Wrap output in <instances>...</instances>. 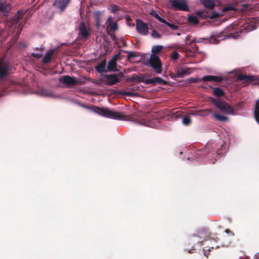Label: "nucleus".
<instances>
[{
    "mask_svg": "<svg viewBox=\"0 0 259 259\" xmlns=\"http://www.w3.org/2000/svg\"><path fill=\"white\" fill-rule=\"evenodd\" d=\"M204 254L205 256H207V255L206 254L205 251L204 252Z\"/></svg>",
    "mask_w": 259,
    "mask_h": 259,
    "instance_id": "nucleus-39",
    "label": "nucleus"
},
{
    "mask_svg": "<svg viewBox=\"0 0 259 259\" xmlns=\"http://www.w3.org/2000/svg\"><path fill=\"white\" fill-rule=\"evenodd\" d=\"M188 21L194 24H196L198 23L199 19L196 16L191 15L188 17Z\"/></svg>",
    "mask_w": 259,
    "mask_h": 259,
    "instance_id": "nucleus-26",
    "label": "nucleus"
},
{
    "mask_svg": "<svg viewBox=\"0 0 259 259\" xmlns=\"http://www.w3.org/2000/svg\"><path fill=\"white\" fill-rule=\"evenodd\" d=\"M106 84L111 85L117 83L119 81V78L116 75L111 74L105 76Z\"/></svg>",
    "mask_w": 259,
    "mask_h": 259,
    "instance_id": "nucleus-9",
    "label": "nucleus"
},
{
    "mask_svg": "<svg viewBox=\"0 0 259 259\" xmlns=\"http://www.w3.org/2000/svg\"><path fill=\"white\" fill-rule=\"evenodd\" d=\"M254 117L256 120L259 123V100L256 102L254 109Z\"/></svg>",
    "mask_w": 259,
    "mask_h": 259,
    "instance_id": "nucleus-22",
    "label": "nucleus"
},
{
    "mask_svg": "<svg viewBox=\"0 0 259 259\" xmlns=\"http://www.w3.org/2000/svg\"><path fill=\"white\" fill-rule=\"evenodd\" d=\"M136 29L139 33L146 35L148 34L149 27L147 23H144L142 20L138 19L136 20Z\"/></svg>",
    "mask_w": 259,
    "mask_h": 259,
    "instance_id": "nucleus-5",
    "label": "nucleus"
},
{
    "mask_svg": "<svg viewBox=\"0 0 259 259\" xmlns=\"http://www.w3.org/2000/svg\"><path fill=\"white\" fill-rule=\"evenodd\" d=\"M39 95L41 96L51 97L54 98H57L59 97V96L56 95L51 91L47 89H41L39 90Z\"/></svg>",
    "mask_w": 259,
    "mask_h": 259,
    "instance_id": "nucleus-11",
    "label": "nucleus"
},
{
    "mask_svg": "<svg viewBox=\"0 0 259 259\" xmlns=\"http://www.w3.org/2000/svg\"><path fill=\"white\" fill-rule=\"evenodd\" d=\"M151 35L154 37V38H160V35L159 34V33L155 30H153L152 31V33H151Z\"/></svg>",
    "mask_w": 259,
    "mask_h": 259,
    "instance_id": "nucleus-30",
    "label": "nucleus"
},
{
    "mask_svg": "<svg viewBox=\"0 0 259 259\" xmlns=\"http://www.w3.org/2000/svg\"><path fill=\"white\" fill-rule=\"evenodd\" d=\"M96 70L99 72H106V63H105V62L104 61L102 63H101V64L98 65L96 67Z\"/></svg>",
    "mask_w": 259,
    "mask_h": 259,
    "instance_id": "nucleus-20",
    "label": "nucleus"
},
{
    "mask_svg": "<svg viewBox=\"0 0 259 259\" xmlns=\"http://www.w3.org/2000/svg\"><path fill=\"white\" fill-rule=\"evenodd\" d=\"M20 15H21V14H20V12H19L16 15V19H18L20 18Z\"/></svg>",
    "mask_w": 259,
    "mask_h": 259,
    "instance_id": "nucleus-37",
    "label": "nucleus"
},
{
    "mask_svg": "<svg viewBox=\"0 0 259 259\" xmlns=\"http://www.w3.org/2000/svg\"><path fill=\"white\" fill-rule=\"evenodd\" d=\"M212 115L216 120L220 121L225 122L227 121L229 119L228 117L226 115L218 114L215 112L213 113Z\"/></svg>",
    "mask_w": 259,
    "mask_h": 259,
    "instance_id": "nucleus-18",
    "label": "nucleus"
},
{
    "mask_svg": "<svg viewBox=\"0 0 259 259\" xmlns=\"http://www.w3.org/2000/svg\"><path fill=\"white\" fill-rule=\"evenodd\" d=\"M110 10L111 12L115 14L118 10V7L116 5H113L111 6Z\"/></svg>",
    "mask_w": 259,
    "mask_h": 259,
    "instance_id": "nucleus-29",
    "label": "nucleus"
},
{
    "mask_svg": "<svg viewBox=\"0 0 259 259\" xmlns=\"http://www.w3.org/2000/svg\"><path fill=\"white\" fill-rule=\"evenodd\" d=\"M32 56L36 58H40L42 55L39 53H32Z\"/></svg>",
    "mask_w": 259,
    "mask_h": 259,
    "instance_id": "nucleus-36",
    "label": "nucleus"
},
{
    "mask_svg": "<svg viewBox=\"0 0 259 259\" xmlns=\"http://www.w3.org/2000/svg\"><path fill=\"white\" fill-rule=\"evenodd\" d=\"M10 71V66L3 61L0 62V76L4 77Z\"/></svg>",
    "mask_w": 259,
    "mask_h": 259,
    "instance_id": "nucleus-13",
    "label": "nucleus"
},
{
    "mask_svg": "<svg viewBox=\"0 0 259 259\" xmlns=\"http://www.w3.org/2000/svg\"><path fill=\"white\" fill-rule=\"evenodd\" d=\"M163 49V47L162 46H154L152 48L151 51L152 52V54H156L160 52L162 49Z\"/></svg>",
    "mask_w": 259,
    "mask_h": 259,
    "instance_id": "nucleus-25",
    "label": "nucleus"
},
{
    "mask_svg": "<svg viewBox=\"0 0 259 259\" xmlns=\"http://www.w3.org/2000/svg\"><path fill=\"white\" fill-rule=\"evenodd\" d=\"M225 232H226V233H229L230 232V231H229V230H228V229H227V230H226L225 231Z\"/></svg>",
    "mask_w": 259,
    "mask_h": 259,
    "instance_id": "nucleus-38",
    "label": "nucleus"
},
{
    "mask_svg": "<svg viewBox=\"0 0 259 259\" xmlns=\"http://www.w3.org/2000/svg\"><path fill=\"white\" fill-rule=\"evenodd\" d=\"M70 0H55L53 3L54 6L61 12L64 11Z\"/></svg>",
    "mask_w": 259,
    "mask_h": 259,
    "instance_id": "nucleus-8",
    "label": "nucleus"
},
{
    "mask_svg": "<svg viewBox=\"0 0 259 259\" xmlns=\"http://www.w3.org/2000/svg\"><path fill=\"white\" fill-rule=\"evenodd\" d=\"M149 63L157 73H161L162 63L157 55L151 54Z\"/></svg>",
    "mask_w": 259,
    "mask_h": 259,
    "instance_id": "nucleus-2",
    "label": "nucleus"
},
{
    "mask_svg": "<svg viewBox=\"0 0 259 259\" xmlns=\"http://www.w3.org/2000/svg\"><path fill=\"white\" fill-rule=\"evenodd\" d=\"M79 34L83 37H87L90 35L89 27L85 25L84 22L81 23L79 26Z\"/></svg>",
    "mask_w": 259,
    "mask_h": 259,
    "instance_id": "nucleus-10",
    "label": "nucleus"
},
{
    "mask_svg": "<svg viewBox=\"0 0 259 259\" xmlns=\"http://www.w3.org/2000/svg\"><path fill=\"white\" fill-rule=\"evenodd\" d=\"M165 24H167L170 28H171L172 29H174V30H177L178 29V26L176 25H174V24H171V23H167V22H166V23H164Z\"/></svg>",
    "mask_w": 259,
    "mask_h": 259,
    "instance_id": "nucleus-31",
    "label": "nucleus"
},
{
    "mask_svg": "<svg viewBox=\"0 0 259 259\" xmlns=\"http://www.w3.org/2000/svg\"><path fill=\"white\" fill-rule=\"evenodd\" d=\"M213 94L217 97H222L224 95V92L222 89L220 88H215L213 90Z\"/></svg>",
    "mask_w": 259,
    "mask_h": 259,
    "instance_id": "nucleus-21",
    "label": "nucleus"
},
{
    "mask_svg": "<svg viewBox=\"0 0 259 259\" xmlns=\"http://www.w3.org/2000/svg\"><path fill=\"white\" fill-rule=\"evenodd\" d=\"M202 80L204 82H221L223 80L221 76H217L214 75H206L202 78Z\"/></svg>",
    "mask_w": 259,
    "mask_h": 259,
    "instance_id": "nucleus-14",
    "label": "nucleus"
},
{
    "mask_svg": "<svg viewBox=\"0 0 259 259\" xmlns=\"http://www.w3.org/2000/svg\"><path fill=\"white\" fill-rule=\"evenodd\" d=\"M177 74L179 77H182L183 76L188 74V71L186 69L183 68H179L177 70Z\"/></svg>",
    "mask_w": 259,
    "mask_h": 259,
    "instance_id": "nucleus-23",
    "label": "nucleus"
},
{
    "mask_svg": "<svg viewBox=\"0 0 259 259\" xmlns=\"http://www.w3.org/2000/svg\"><path fill=\"white\" fill-rule=\"evenodd\" d=\"M191 122L189 115L186 116L183 118V123L186 125H189Z\"/></svg>",
    "mask_w": 259,
    "mask_h": 259,
    "instance_id": "nucleus-28",
    "label": "nucleus"
},
{
    "mask_svg": "<svg viewBox=\"0 0 259 259\" xmlns=\"http://www.w3.org/2000/svg\"><path fill=\"white\" fill-rule=\"evenodd\" d=\"M171 6L176 10L188 11L189 7L186 0H172L170 2Z\"/></svg>",
    "mask_w": 259,
    "mask_h": 259,
    "instance_id": "nucleus-4",
    "label": "nucleus"
},
{
    "mask_svg": "<svg viewBox=\"0 0 259 259\" xmlns=\"http://www.w3.org/2000/svg\"><path fill=\"white\" fill-rule=\"evenodd\" d=\"M55 50L51 49L48 51L46 55L44 57L42 62L44 63H48L51 60L52 57L54 53Z\"/></svg>",
    "mask_w": 259,
    "mask_h": 259,
    "instance_id": "nucleus-16",
    "label": "nucleus"
},
{
    "mask_svg": "<svg viewBox=\"0 0 259 259\" xmlns=\"http://www.w3.org/2000/svg\"><path fill=\"white\" fill-rule=\"evenodd\" d=\"M120 58L119 54L114 55L110 60L108 64V69L109 71H116L118 70L117 68V61Z\"/></svg>",
    "mask_w": 259,
    "mask_h": 259,
    "instance_id": "nucleus-6",
    "label": "nucleus"
},
{
    "mask_svg": "<svg viewBox=\"0 0 259 259\" xmlns=\"http://www.w3.org/2000/svg\"><path fill=\"white\" fill-rule=\"evenodd\" d=\"M59 81L61 83L69 85H74L79 83V81L75 78L68 75L60 77Z\"/></svg>",
    "mask_w": 259,
    "mask_h": 259,
    "instance_id": "nucleus-7",
    "label": "nucleus"
},
{
    "mask_svg": "<svg viewBox=\"0 0 259 259\" xmlns=\"http://www.w3.org/2000/svg\"><path fill=\"white\" fill-rule=\"evenodd\" d=\"M204 6L210 9L214 6V2L213 0H200Z\"/></svg>",
    "mask_w": 259,
    "mask_h": 259,
    "instance_id": "nucleus-19",
    "label": "nucleus"
},
{
    "mask_svg": "<svg viewBox=\"0 0 259 259\" xmlns=\"http://www.w3.org/2000/svg\"><path fill=\"white\" fill-rule=\"evenodd\" d=\"M235 9L232 6L226 7L223 9V11H227L229 10H235Z\"/></svg>",
    "mask_w": 259,
    "mask_h": 259,
    "instance_id": "nucleus-34",
    "label": "nucleus"
},
{
    "mask_svg": "<svg viewBox=\"0 0 259 259\" xmlns=\"http://www.w3.org/2000/svg\"><path fill=\"white\" fill-rule=\"evenodd\" d=\"M171 57L173 60H177L179 57V54L177 52H174L172 53Z\"/></svg>",
    "mask_w": 259,
    "mask_h": 259,
    "instance_id": "nucleus-32",
    "label": "nucleus"
},
{
    "mask_svg": "<svg viewBox=\"0 0 259 259\" xmlns=\"http://www.w3.org/2000/svg\"><path fill=\"white\" fill-rule=\"evenodd\" d=\"M256 26L254 23H249V22H246L242 28L241 29L240 31L241 33H245L247 32H249L252 30L255 29Z\"/></svg>",
    "mask_w": 259,
    "mask_h": 259,
    "instance_id": "nucleus-15",
    "label": "nucleus"
},
{
    "mask_svg": "<svg viewBox=\"0 0 259 259\" xmlns=\"http://www.w3.org/2000/svg\"><path fill=\"white\" fill-rule=\"evenodd\" d=\"M212 102L218 109L225 113L232 115L235 114L233 108L224 101L220 100H213Z\"/></svg>",
    "mask_w": 259,
    "mask_h": 259,
    "instance_id": "nucleus-3",
    "label": "nucleus"
},
{
    "mask_svg": "<svg viewBox=\"0 0 259 259\" xmlns=\"http://www.w3.org/2000/svg\"><path fill=\"white\" fill-rule=\"evenodd\" d=\"M99 112L93 110V112L102 116L116 120H126L125 115L122 112L115 111L108 108H100Z\"/></svg>",
    "mask_w": 259,
    "mask_h": 259,
    "instance_id": "nucleus-1",
    "label": "nucleus"
},
{
    "mask_svg": "<svg viewBox=\"0 0 259 259\" xmlns=\"http://www.w3.org/2000/svg\"><path fill=\"white\" fill-rule=\"evenodd\" d=\"M151 83H164V81L161 78L159 77H156L153 78H152L150 81Z\"/></svg>",
    "mask_w": 259,
    "mask_h": 259,
    "instance_id": "nucleus-27",
    "label": "nucleus"
},
{
    "mask_svg": "<svg viewBox=\"0 0 259 259\" xmlns=\"http://www.w3.org/2000/svg\"><path fill=\"white\" fill-rule=\"evenodd\" d=\"M112 18L111 17H110L107 21V27L111 29L112 30L115 31L117 29V25L116 22H114L112 21Z\"/></svg>",
    "mask_w": 259,
    "mask_h": 259,
    "instance_id": "nucleus-17",
    "label": "nucleus"
},
{
    "mask_svg": "<svg viewBox=\"0 0 259 259\" xmlns=\"http://www.w3.org/2000/svg\"><path fill=\"white\" fill-rule=\"evenodd\" d=\"M9 12V4L4 0H0V14L7 16Z\"/></svg>",
    "mask_w": 259,
    "mask_h": 259,
    "instance_id": "nucleus-12",
    "label": "nucleus"
},
{
    "mask_svg": "<svg viewBox=\"0 0 259 259\" xmlns=\"http://www.w3.org/2000/svg\"><path fill=\"white\" fill-rule=\"evenodd\" d=\"M100 16V12H97L96 13V17L97 21V25L98 26L100 25V20H99Z\"/></svg>",
    "mask_w": 259,
    "mask_h": 259,
    "instance_id": "nucleus-33",
    "label": "nucleus"
},
{
    "mask_svg": "<svg viewBox=\"0 0 259 259\" xmlns=\"http://www.w3.org/2000/svg\"><path fill=\"white\" fill-rule=\"evenodd\" d=\"M151 14L153 15L155 18H156L159 22L161 23H166V21L160 16H159V15L156 11H152L151 12Z\"/></svg>",
    "mask_w": 259,
    "mask_h": 259,
    "instance_id": "nucleus-24",
    "label": "nucleus"
},
{
    "mask_svg": "<svg viewBox=\"0 0 259 259\" xmlns=\"http://www.w3.org/2000/svg\"><path fill=\"white\" fill-rule=\"evenodd\" d=\"M239 78H240V79H241L242 80H248V79H249V78H250V76L242 75L240 76Z\"/></svg>",
    "mask_w": 259,
    "mask_h": 259,
    "instance_id": "nucleus-35",
    "label": "nucleus"
}]
</instances>
